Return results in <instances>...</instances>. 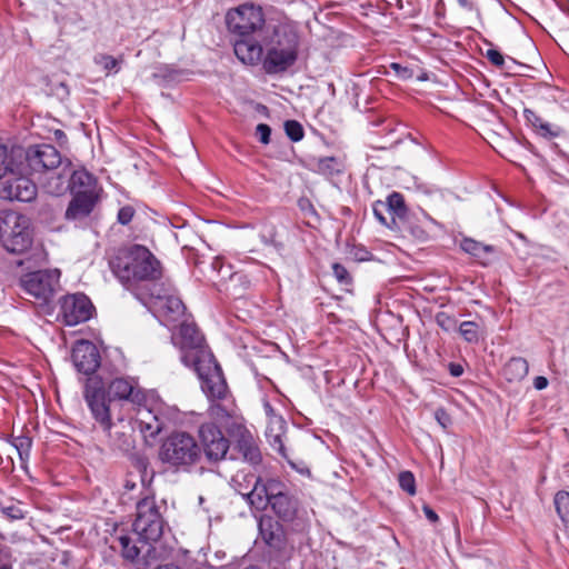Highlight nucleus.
I'll use <instances>...</instances> for the list:
<instances>
[{"instance_id": "nucleus-1", "label": "nucleus", "mask_w": 569, "mask_h": 569, "mask_svg": "<svg viewBox=\"0 0 569 569\" xmlns=\"http://www.w3.org/2000/svg\"><path fill=\"white\" fill-rule=\"evenodd\" d=\"M113 273L123 283L150 281L144 306L166 326L180 320L186 307L174 290L166 283L154 282L161 276L159 261L143 246L134 244L118 252L111 262Z\"/></svg>"}, {"instance_id": "nucleus-2", "label": "nucleus", "mask_w": 569, "mask_h": 569, "mask_svg": "<svg viewBox=\"0 0 569 569\" xmlns=\"http://www.w3.org/2000/svg\"><path fill=\"white\" fill-rule=\"evenodd\" d=\"M172 341L181 351V361L197 372L202 391L212 399L223 398L227 383L222 371L194 323L182 321L178 333L172 336Z\"/></svg>"}, {"instance_id": "nucleus-3", "label": "nucleus", "mask_w": 569, "mask_h": 569, "mask_svg": "<svg viewBox=\"0 0 569 569\" xmlns=\"http://www.w3.org/2000/svg\"><path fill=\"white\" fill-rule=\"evenodd\" d=\"M84 399L90 412L99 423L100 428L107 433L110 446L119 450H127L131 445L130 433L122 426V419H118L119 423H114L110 416V401H107V395L103 389L86 386Z\"/></svg>"}, {"instance_id": "nucleus-4", "label": "nucleus", "mask_w": 569, "mask_h": 569, "mask_svg": "<svg viewBox=\"0 0 569 569\" xmlns=\"http://www.w3.org/2000/svg\"><path fill=\"white\" fill-rule=\"evenodd\" d=\"M141 402L136 406V423L146 441L153 440L168 422L177 419L178 410L164 403L152 391H148L146 400Z\"/></svg>"}, {"instance_id": "nucleus-5", "label": "nucleus", "mask_w": 569, "mask_h": 569, "mask_svg": "<svg viewBox=\"0 0 569 569\" xmlns=\"http://www.w3.org/2000/svg\"><path fill=\"white\" fill-rule=\"evenodd\" d=\"M298 37L284 27L273 30L267 43L264 67L268 72L283 71L297 59Z\"/></svg>"}, {"instance_id": "nucleus-6", "label": "nucleus", "mask_w": 569, "mask_h": 569, "mask_svg": "<svg viewBox=\"0 0 569 569\" xmlns=\"http://www.w3.org/2000/svg\"><path fill=\"white\" fill-rule=\"evenodd\" d=\"M0 240L11 253L27 251L32 243L29 218L14 211L6 212L0 220Z\"/></svg>"}, {"instance_id": "nucleus-7", "label": "nucleus", "mask_w": 569, "mask_h": 569, "mask_svg": "<svg viewBox=\"0 0 569 569\" xmlns=\"http://www.w3.org/2000/svg\"><path fill=\"white\" fill-rule=\"evenodd\" d=\"M163 519L153 498H144L137 503V517L133 531L139 542L146 546L157 542L163 532Z\"/></svg>"}, {"instance_id": "nucleus-8", "label": "nucleus", "mask_w": 569, "mask_h": 569, "mask_svg": "<svg viewBox=\"0 0 569 569\" xmlns=\"http://www.w3.org/2000/svg\"><path fill=\"white\" fill-rule=\"evenodd\" d=\"M200 457L194 438L186 432H176L162 443L160 458L173 467H189Z\"/></svg>"}, {"instance_id": "nucleus-9", "label": "nucleus", "mask_w": 569, "mask_h": 569, "mask_svg": "<svg viewBox=\"0 0 569 569\" xmlns=\"http://www.w3.org/2000/svg\"><path fill=\"white\" fill-rule=\"evenodd\" d=\"M13 157L27 167L30 172L53 171L59 166H64L61 154L51 144H39L24 150L13 147Z\"/></svg>"}, {"instance_id": "nucleus-10", "label": "nucleus", "mask_w": 569, "mask_h": 569, "mask_svg": "<svg viewBox=\"0 0 569 569\" xmlns=\"http://www.w3.org/2000/svg\"><path fill=\"white\" fill-rule=\"evenodd\" d=\"M13 172L8 174L0 182V198L3 200H18L29 202L37 196L36 183L28 177L31 173L27 167L20 161H17Z\"/></svg>"}, {"instance_id": "nucleus-11", "label": "nucleus", "mask_w": 569, "mask_h": 569, "mask_svg": "<svg viewBox=\"0 0 569 569\" xmlns=\"http://www.w3.org/2000/svg\"><path fill=\"white\" fill-rule=\"evenodd\" d=\"M59 279L58 269L38 270L23 274L20 286L26 293L47 302L59 287Z\"/></svg>"}, {"instance_id": "nucleus-12", "label": "nucleus", "mask_w": 569, "mask_h": 569, "mask_svg": "<svg viewBox=\"0 0 569 569\" xmlns=\"http://www.w3.org/2000/svg\"><path fill=\"white\" fill-rule=\"evenodd\" d=\"M226 20L228 29L240 37L250 36L263 24L262 11L253 4H243L229 11Z\"/></svg>"}, {"instance_id": "nucleus-13", "label": "nucleus", "mask_w": 569, "mask_h": 569, "mask_svg": "<svg viewBox=\"0 0 569 569\" xmlns=\"http://www.w3.org/2000/svg\"><path fill=\"white\" fill-rule=\"evenodd\" d=\"M93 306L83 293H73L60 300V317L66 326H77L91 318Z\"/></svg>"}, {"instance_id": "nucleus-14", "label": "nucleus", "mask_w": 569, "mask_h": 569, "mask_svg": "<svg viewBox=\"0 0 569 569\" xmlns=\"http://www.w3.org/2000/svg\"><path fill=\"white\" fill-rule=\"evenodd\" d=\"M199 436L209 460L217 461L226 456L229 449V441L213 423L201 425Z\"/></svg>"}, {"instance_id": "nucleus-15", "label": "nucleus", "mask_w": 569, "mask_h": 569, "mask_svg": "<svg viewBox=\"0 0 569 569\" xmlns=\"http://www.w3.org/2000/svg\"><path fill=\"white\" fill-rule=\"evenodd\" d=\"M199 436L209 460L217 461L226 456L229 449V441L213 423L201 425Z\"/></svg>"}, {"instance_id": "nucleus-16", "label": "nucleus", "mask_w": 569, "mask_h": 569, "mask_svg": "<svg viewBox=\"0 0 569 569\" xmlns=\"http://www.w3.org/2000/svg\"><path fill=\"white\" fill-rule=\"evenodd\" d=\"M72 362L79 372L93 373L100 366V355L97 347L87 340L78 341L72 348Z\"/></svg>"}, {"instance_id": "nucleus-17", "label": "nucleus", "mask_w": 569, "mask_h": 569, "mask_svg": "<svg viewBox=\"0 0 569 569\" xmlns=\"http://www.w3.org/2000/svg\"><path fill=\"white\" fill-rule=\"evenodd\" d=\"M110 398L107 401L112 403V399L127 400L132 405L137 406L146 400L147 391L139 388L137 381L133 378H116L113 379L108 389Z\"/></svg>"}, {"instance_id": "nucleus-18", "label": "nucleus", "mask_w": 569, "mask_h": 569, "mask_svg": "<svg viewBox=\"0 0 569 569\" xmlns=\"http://www.w3.org/2000/svg\"><path fill=\"white\" fill-rule=\"evenodd\" d=\"M243 478L248 479L249 483L252 482L253 487L248 492H242L239 490L240 495L257 510H264L269 506L271 488H273V485H278L279 481L276 479H270L263 482L254 475L243 476Z\"/></svg>"}, {"instance_id": "nucleus-19", "label": "nucleus", "mask_w": 569, "mask_h": 569, "mask_svg": "<svg viewBox=\"0 0 569 569\" xmlns=\"http://www.w3.org/2000/svg\"><path fill=\"white\" fill-rule=\"evenodd\" d=\"M269 505L282 520H291L297 509L296 501L289 496L286 486L280 481L271 488Z\"/></svg>"}, {"instance_id": "nucleus-20", "label": "nucleus", "mask_w": 569, "mask_h": 569, "mask_svg": "<svg viewBox=\"0 0 569 569\" xmlns=\"http://www.w3.org/2000/svg\"><path fill=\"white\" fill-rule=\"evenodd\" d=\"M98 196L99 193H93L92 191H89V193L73 194L66 211L67 219L80 220L88 217L98 201Z\"/></svg>"}, {"instance_id": "nucleus-21", "label": "nucleus", "mask_w": 569, "mask_h": 569, "mask_svg": "<svg viewBox=\"0 0 569 569\" xmlns=\"http://www.w3.org/2000/svg\"><path fill=\"white\" fill-rule=\"evenodd\" d=\"M233 49L238 59L247 64H254L262 56V47L249 36L236 40Z\"/></svg>"}, {"instance_id": "nucleus-22", "label": "nucleus", "mask_w": 569, "mask_h": 569, "mask_svg": "<svg viewBox=\"0 0 569 569\" xmlns=\"http://www.w3.org/2000/svg\"><path fill=\"white\" fill-rule=\"evenodd\" d=\"M286 431V421L278 415H272L268 420L266 437L270 446L279 452L282 457H286L283 436Z\"/></svg>"}, {"instance_id": "nucleus-23", "label": "nucleus", "mask_w": 569, "mask_h": 569, "mask_svg": "<svg viewBox=\"0 0 569 569\" xmlns=\"http://www.w3.org/2000/svg\"><path fill=\"white\" fill-rule=\"evenodd\" d=\"M69 187L72 194L76 193H99L96 178L86 169L72 171L69 176Z\"/></svg>"}, {"instance_id": "nucleus-24", "label": "nucleus", "mask_w": 569, "mask_h": 569, "mask_svg": "<svg viewBox=\"0 0 569 569\" xmlns=\"http://www.w3.org/2000/svg\"><path fill=\"white\" fill-rule=\"evenodd\" d=\"M70 166V162L67 161L66 164L62 168L61 172H57L56 170L48 172L47 181L44 182L43 187L46 191L53 196H60L64 193L69 187V176L70 170H67V168Z\"/></svg>"}, {"instance_id": "nucleus-25", "label": "nucleus", "mask_w": 569, "mask_h": 569, "mask_svg": "<svg viewBox=\"0 0 569 569\" xmlns=\"http://www.w3.org/2000/svg\"><path fill=\"white\" fill-rule=\"evenodd\" d=\"M259 529L266 543L273 548H279L282 542V530L278 522L271 518H261Z\"/></svg>"}, {"instance_id": "nucleus-26", "label": "nucleus", "mask_w": 569, "mask_h": 569, "mask_svg": "<svg viewBox=\"0 0 569 569\" xmlns=\"http://www.w3.org/2000/svg\"><path fill=\"white\" fill-rule=\"evenodd\" d=\"M529 371V365L521 357L511 358L503 368V376L508 381H520Z\"/></svg>"}, {"instance_id": "nucleus-27", "label": "nucleus", "mask_w": 569, "mask_h": 569, "mask_svg": "<svg viewBox=\"0 0 569 569\" xmlns=\"http://www.w3.org/2000/svg\"><path fill=\"white\" fill-rule=\"evenodd\" d=\"M460 247L465 252L481 260L483 264L489 262V256L493 252V247L468 238L461 241Z\"/></svg>"}, {"instance_id": "nucleus-28", "label": "nucleus", "mask_w": 569, "mask_h": 569, "mask_svg": "<svg viewBox=\"0 0 569 569\" xmlns=\"http://www.w3.org/2000/svg\"><path fill=\"white\" fill-rule=\"evenodd\" d=\"M119 543L122 556L131 561L138 559L140 553L144 552L143 549H146V553H149L151 550V546H146L143 542H140V547L137 546V543L128 536H121L119 538Z\"/></svg>"}, {"instance_id": "nucleus-29", "label": "nucleus", "mask_w": 569, "mask_h": 569, "mask_svg": "<svg viewBox=\"0 0 569 569\" xmlns=\"http://www.w3.org/2000/svg\"><path fill=\"white\" fill-rule=\"evenodd\" d=\"M13 147L8 149L6 146L0 144V182L8 174L13 172L12 168H16L18 159H13Z\"/></svg>"}, {"instance_id": "nucleus-30", "label": "nucleus", "mask_w": 569, "mask_h": 569, "mask_svg": "<svg viewBox=\"0 0 569 569\" xmlns=\"http://www.w3.org/2000/svg\"><path fill=\"white\" fill-rule=\"evenodd\" d=\"M388 210L395 218L403 219L407 214L403 196L399 192H392L387 199Z\"/></svg>"}, {"instance_id": "nucleus-31", "label": "nucleus", "mask_w": 569, "mask_h": 569, "mask_svg": "<svg viewBox=\"0 0 569 569\" xmlns=\"http://www.w3.org/2000/svg\"><path fill=\"white\" fill-rule=\"evenodd\" d=\"M557 512L563 522H569V492L560 491L555 497Z\"/></svg>"}, {"instance_id": "nucleus-32", "label": "nucleus", "mask_w": 569, "mask_h": 569, "mask_svg": "<svg viewBox=\"0 0 569 569\" xmlns=\"http://www.w3.org/2000/svg\"><path fill=\"white\" fill-rule=\"evenodd\" d=\"M459 332L467 342L475 343L479 341V328L473 321H463L459 327Z\"/></svg>"}, {"instance_id": "nucleus-33", "label": "nucleus", "mask_w": 569, "mask_h": 569, "mask_svg": "<svg viewBox=\"0 0 569 569\" xmlns=\"http://www.w3.org/2000/svg\"><path fill=\"white\" fill-rule=\"evenodd\" d=\"M318 170L325 174L339 172L341 169L340 161L335 157H325L318 160Z\"/></svg>"}, {"instance_id": "nucleus-34", "label": "nucleus", "mask_w": 569, "mask_h": 569, "mask_svg": "<svg viewBox=\"0 0 569 569\" xmlns=\"http://www.w3.org/2000/svg\"><path fill=\"white\" fill-rule=\"evenodd\" d=\"M400 488L409 496L416 495V479L411 471H401L398 476Z\"/></svg>"}, {"instance_id": "nucleus-35", "label": "nucleus", "mask_w": 569, "mask_h": 569, "mask_svg": "<svg viewBox=\"0 0 569 569\" xmlns=\"http://www.w3.org/2000/svg\"><path fill=\"white\" fill-rule=\"evenodd\" d=\"M97 64L101 66L108 72H118L119 71V60L111 56L100 54L94 58Z\"/></svg>"}, {"instance_id": "nucleus-36", "label": "nucleus", "mask_w": 569, "mask_h": 569, "mask_svg": "<svg viewBox=\"0 0 569 569\" xmlns=\"http://www.w3.org/2000/svg\"><path fill=\"white\" fill-rule=\"evenodd\" d=\"M284 130L287 136L292 141H299L303 138V129L301 124L295 120H288L284 123Z\"/></svg>"}, {"instance_id": "nucleus-37", "label": "nucleus", "mask_w": 569, "mask_h": 569, "mask_svg": "<svg viewBox=\"0 0 569 569\" xmlns=\"http://www.w3.org/2000/svg\"><path fill=\"white\" fill-rule=\"evenodd\" d=\"M212 272L217 274H221V279L224 280L227 278L233 279L236 277L234 273L231 272L230 267L224 268L223 261L220 258H214L211 262Z\"/></svg>"}, {"instance_id": "nucleus-38", "label": "nucleus", "mask_w": 569, "mask_h": 569, "mask_svg": "<svg viewBox=\"0 0 569 569\" xmlns=\"http://www.w3.org/2000/svg\"><path fill=\"white\" fill-rule=\"evenodd\" d=\"M537 132L543 138H556L560 136L561 129L543 120Z\"/></svg>"}, {"instance_id": "nucleus-39", "label": "nucleus", "mask_w": 569, "mask_h": 569, "mask_svg": "<svg viewBox=\"0 0 569 569\" xmlns=\"http://www.w3.org/2000/svg\"><path fill=\"white\" fill-rule=\"evenodd\" d=\"M2 512L9 519H12V520L24 518V512L21 509L20 505L11 503L9 506H4V507H2Z\"/></svg>"}, {"instance_id": "nucleus-40", "label": "nucleus", "mask_w": 569, "mask_h": 569, "mask_svg": "<svg viewBox=\"0 0 569 569\" xmlns=\"http://www.w3.org/2000/svg\"><path fill=\"white\" fill-rule=\"evenodd\" d=\"M332 271H333V276L340 283L348 284L350 282L349 272L347 271V269L343 266H341L339 263H335L332 266Z\"/></svg>"}, {"instance_id": "nucleus-41", "label": "nucleus", "mask_w": 569, "mask_h": 569, "mask_svg": "<svg viewBox=\"0 0 569 569\" xmlns=\"http://www.w3.org/2000/svg\"><path fill=\"white\" fill-rule=\"evenodd\" d=\"M390 68L396 72L397 77L401 80H407L413 77V72L408 67L401 66L400 63L392 62Z\"/></svg>"}, {"instance_id": "nucleus-42", "label": "nucleus", "mask_w": 569, "mask_h": 569, "mask_svg": "<svg viewBox=\"0 0 569 569\" xmlns=\"http://www.w3.org/2000/svg\"><path fill=\"white\" fill-rule=\"evenodd\" d=\"M134 216V209L131 206H124L118 211V221L121 224H128Z\"/></svg>"}, {"instance_id": "nucleus-43", "label": "nucleus", "mask_w": 569, "mask_h": 569, "mask_svg": "<svg viewBox=\"0 0 569 569\" xmlns=\"http://www.w3.org/2000/svg\"><path fill=\"white\" fill-rule=\"evenodd\" d=\"M243 456L244 459L248 460L251 465L258 463L261 459L259 449L251 443L247 447Z\"/></svg>"}, {"instance_id": "nucleus-44", "label": "nucleus", "mask_w": 569, "mask_h": 569, "mask_svg": "<svg viewBox=\"0 0 569 569\" xmlns=\"http://www.w3.org/2000/svg\"><path fill=\"white\" fill-rule=\"evenodd\" d=\"M256 133L259 140L263 144H268L270 141L271 129L268 124L259 123L256 128Z\"/></svg>"}, {"instance_id": "nucleus-45", "label": "nucleus", "mask_w": 569, "mask_h": 569, "mask_svg": "<svg viewBox=\"0 0 569 569\" xmlns=\"http://www.w3.org/2000/svg\"><path fill=\"white\" fill-rule=\"evenodd\" d=\"M486 57L492 64L497 67H501L505 62L503 56L495 49L487 50Z\"/></svg>"}, {"instance_id": "nucleus-46", "label": "nucleus", "mask_w": 569, "mask_h": 569, "mask_svg": "<svg viewBox=\"0 0 569 569\" xmlns=\"http://www.w3.org/2000/svg\"><path fill=\"white\" fill-rule=\"evenodd\" d=\"M523 114H525V118L528 121V123H530L537 131V129L540 127V124L543 120L538 114H536L533 111H531L529 109H525Z\"/></svg>"}, {"instance_id": "nucleus-47", "label": "nucleus", "mask_w": 569, "mask_h": 569, "mask_svg": "<svg viewBox=\"0 0 569 569\" xmlns=\"http://www.w3.org/2000/svg\"><path fill=\"white\" fill-rule=\"evenodd\" d=\"M435 418L443 429H446L451 423V419L445 409H437L435 412Z\"/></svg>"}, {"instance_id": "nucleus-48", "label": "nucleus", "mask_w": 569, "mask_h": 569, "mask_svg": "<svg viewBox=\"0 0 569 569\" xmlns=\"http://www.w3.org/2000/svg\"><path fill=\"white\" fill-rule=\"evenodd\" d=\"M20 458L23 460L29 456L30 440L29 439H20L19 443L16 445Z\"/></svg>"}, {"instance_id": "nucleus-49", "label": "nucleus", "mask_w": 569, "mask_h": 569, "mask_svg": "<svg viewBox=\"0 0 569 569\" xmlns=\"http://www.w3.org/2000/svg\"><path fill=\"white\" fill-rule=\"evenodd\" d=\"M547 386H548V379L546 377L538 376L535 378L533 387L537 390H543L545 388H547Z\"/></svg>"}, {"instance_id": "nucleus-50", "label": "nucleus", "mask_w": 569, "mask_h": 569, "mask_svg": "<svg viewBox=\"0 0 569 569\" xmlns=\"http://www.w3.org/2000/svg\"><path fill=\"white\" fill-rule=\"evenodd\" d=\"M423 512L431 522L438 521V515L428 506H423Z\"/></svg>"}, {"instance_id": "nucleus-51", "label": "nucleus", "mask_w": 569, "mask_h": 569, "mask_svg": "<svg viewBox=\"0 0 569 569\" xmlns=\"http://www.w3.org/2000/svg\"><path fill=\"white\" fill-rule=\"evenodd\" d=\"M450 373L453 377H459L462 375V367L460 365L451 363L450 365Z\"/></svg>"}, {"instance_id": "nucleus-52", "label": "nucleus", "mask_w": 569, "mask_h": 569, "mask_svg": "<svg viewBox=\"0 0 569 569\" xmlns=\"http://www.w3.org/2000/svg\"><path fill=\"white\" fill-rule=\"evenodd\" d=\"M437 322L445 330H449V327L447 326V322H450V319L448 317L438 316L437 317Z\"/></svg>"}, {"instance_id": "nucleus-53", "label": "nucleus", "mask_w": 569, "mask_h": 569, "mask_svg": "<svg viewBox=\"0 0 569 569\" xmlns=\"http://www.w3.org/2000/svg\"><path fill=\"white\" fill-rule=\"evenodd\" d=\"M459 6L462 8V9H466V10H472V3L471 1L469 0H457Z\"/></svg>"}, {"instance_id": "nucleus-54", "label": "nucleus", "mask_w": 569, "mask_h": 569, "mask_svg": "<svg viewBox=\"0 0 569 569\" xmlns=\"http://www.w3.org/2000/svg\"><path fill=\"white\" fill-rule=\"evenodd\" d=\"M264 411H266V415L268 417V420H270L272 415H276L274 411H273V408L268 402L264 403Z\"/></svg>"}, {"instance_id": "nucleus-55", "label": "nucleus", "mask_w": 569, "mask_h": 569, "mask_svg": "<svg viewBox=\"0 0 569 569\" xmlns=\"http://www.w3.org/2000/svg\"><path fill=\"white\" fill-rule=\"evenodd\" d=\"M154 569H181L179 566H176V565H172V563H168V565H163V566H159Z\"/></svg>"}, {"instance_id": "nucleus-56", "label": "nucleus", "mask_w": 569, "mask_h": 569, "mask_svg": "<svg viewBox=\"0 0 569 569\" xmlns=\"http://www.w3.org/2000/svg\"><path fill=\"white\" fill-rule=\"evenodd\" d=\"M373 211H375V216L377 217V219H378L381 223L386 224V223H387V222H386V219H385V217H383V216L378 211V209H377V208H375V210H373Z\"/></svg>"}, {"instance_id": "nucleus-57", "label": "nucleus", "mask_w": 569, "mask_h": 569, "mask_svg": "<svg viewBox=\"0 0 569 569\" xmlns=\"http://www.w3.org/2000/svg\"><path fill=\"white\" fill-rule=\"evenodd\" d=\"M422 214H423L425 219H427L429 222L436 223V221L430 216H428L426 212H422Z\"/></svg>"}, {"instance_id": "nucleus-58", "label": "nucleus", "mask_w": 569, "mask_h": 569, "mask_svg": "<svg viewBox=\"0 0 569 569\" xmlns=\"http://www.w3.org/2000/svg\"><path fill=\"white\" fill-rule=\"evenodd\" d=\"M134 487H136L134 483H130L129 481H127V483H126L127 489L132 490Z\"/></svg>"}, {"instance_id": "nucleus-59", "label": "nucleus", "mask_w": 569, "mask_h": 569, "mask_svg": "<svg viewBox=\"0 0 569 569\" xmlns=\"http://www.w3.org/2000/svg\"><path fill=\"white\" fill-rule=\"evenodd\" d=\"M240 476H241V473L236 475V477L233 478V481L238 482V479H239Z\"/></svg>"}, {"instance_id": "nucleus-60", "label": "nucleus", "mask_w": 569, "mask_h": 569, "mask_svg": "<svg viewBox=\"0 0 569 569\" xmlns=\"http://www.w3.org/2000/svg\"><path fill=\"white\" fill-rule=\"evenodd\" d=\"M0 569H11V567H10V566L4 565V566H2Z\"/></svg>"}, {"instance_id": "nucleus-61", "label": "nucleus", "mask_w": 569, "mask_h": 569, "mask_svg": "<svg viewBox=\"0 0 569 569\" xmlns=\"http://www.w3.org/2000/svg\"><path fill=\"white\" fill-rule=\"evenodd\" d=\"M199 501H200V503H202L203 502V497H199Z\"/></svg>"}]
</instances>
